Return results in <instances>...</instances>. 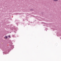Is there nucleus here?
I'll use <instances>...</instances> for the list:
<instances>
[{
  "mask_svg": "<svg viewBox=\"0 0 61 61\" xmlns=\"http://www.w3.org/2000/svg\"><path fill=\"white\" fill-rule=\"evenodd\" d=\"M5 39H7L8 38V37L7 36H6L5 37Z\"/></svg>",
  "mask_w": 61,
  "mask_h": 61,
  "instance_id": "f257e3e1",
  "label": "nucleus"
},
{
  "mask_svg": "<svg viewBox=\"0 0 61 61\" xmlns=\"http://www.w3.org/2000/svg\"><path fill=\"white\" fill-rule=\"evenodd\" d=\"M54 1H58V0H53Z\"/></svg>",
  "mask_w": 61,
  "mask_h": 61,
  "instance_id": "f03ea898",
  "label": "nucleus"
},
{
  "mask_svg": "<svg viewBox=\"0 0 61 61\" xmlns=\"http://www.w3.org/2000/svg\"><path fill=\"white\" fill-rule=\"evenodd\" d=\"M8 37H10V35Z\"/></svg>",
  "mask_w": 61,
  "mask_h": 61,
  "instance_id": "7ed1b4c3",
  "label": "nucleus"
},
{
  "mask_svg": "<svg viewBox=\"0 0 61 61\" xmlns=\"http://www.w3.org/2000/svg\"><path fill=\"white\" fill-rule=\"evenodd\" d=\"M31 10H32V9H31Z\"/></svg>",
  "mask_w": 61,
  "mask_h": 61,
  "instance_id": "20e7f679",
  "label": "nucleus"
}]
</instances>
